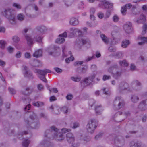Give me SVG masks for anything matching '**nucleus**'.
Here are the masks:
<instances>
[{"label": "nucleus", "mask_w": 147, "mask_h": 147, "mask_svg": "<svg viewBox=\"0 0 147 147\" xmlns=\"http://www.w3.org/2000/svg\"><path fill=\"white\" fill-rule=\"evenodd\" d=\"M59 130L53 126L50 129L46 130L45 133V139L40 143V145L46 147H52L53 143L50 142L51 139H55L57 141H60L64 138L63 133L59 132Z\"/></svg>", "instance_id": "nucleus-1"}, {"label": "nucleus", "mask_w": 147, "mask_h": 147, "mask_svg": "<svg viewBox=\"0 0 147 147\" xmlns=\"http://www.w3.org/2000/svg\"><path fill=\"white\" fill-rule=\"evenodd\" d=\"M37 118L36 115L34 113H32V114L30 116L28 120L25 121V122L29 126L32 128L36 129L39 126V124L38 122H36L37 120Z\"/></svg>", "instance_id": "nucleus-2"}, {"label": "nucleus", "mask_w": 147, "mask_h": 147, "mask_svg": "<svg viewBox=\"0 0 147 147\" xmlns=\"http://www.w3.org/2000/svg\"><path fill=\"white\" fill-rule=\"evenodd\" d=\"M2 13L8 19L11 24H16L15 16L11 9H4L2 11Z\"/></svg>", "instance_id": "nucleus-3"}, {"label": "nucleus", "mask_w": 147, "mask_h": 147, "mask_svg": "<svg viewBox=\"0 0 147 147\" xmlns=\"http://www.w3.org/2000/svg\"><path fill=\"white\" fill-rule=\"evenodd\" d=\"M98 125V122L95 119H91L89 121L87 125L88 131L91 133H93Z\"/></svg>", "instance_id": "nucleus-4"}, {"label": "nucleus", "mask_w": 147, "mask_h": 147, "mask_svg": "<svg viewBox=\"0 0 147 147\" xmlns=\"http://www.w3.org/2000/svg\"><path fill=\"white\" fill-rule=\"evenodd\" d=\"M103 6L105 9H108L104 16L105 19H107L109 18L113 10V4L108 2L103 3Z\"/></svg>", "instance_id": "nucleus-5"}, {"label": "nucleus", "mask_w": 147, "mask_h": 147, "mask_svg": "<svg viewBox=\"0 0 147 147\" xmlns=\"http://www.w3.org/2000/svg\"><path fill=\"white\" fill-rule=\"evenodd\" d=\"M114 107L117 109H119L124 107L125 103L124 100L121 97H116L113 102Z\"/></svg>", "instance_id": "nucleus-6"}, {"label": "nucleus", "mask_w": 147, "mask_h": 147, "mask_svg": "<svg viewBox=\"0 0 147 147\" xmlns=\"http://www.w3.org/2000/svg\"><path fill=\"white\" fill-rule=\"evenodd\" d=\"M90 45V42L87 39H85L84 37H78L75 42L76 46L80 48L85 45Z\"/></svg>", "instance_id": "nucleus-7"}, {"label": "nucleus", "mask_w": 147, "mask_h": 147, "mask_svg": "<svg viewBox=\"0 0 147 147\" xmlns=\"http://www.w3.org/2000/svg\"><path fill=\"white\" fill-rule=\"evenodd\" d=\"M66 138L68 142L71 144L72 145L73 147H76L79 146V143H77L76 144H75V143H74V142L75 141V138L74 135L72 133H69L67 134Z\"/></svg>", "instance_id": "nucleus-8"}, {"label": "nucleus", "mask_w": 147, "mask_h": 147, "mask_svg": "<svg viewBox=\"0 0 147 147\" xmlns=\"http://www.w3.org/2000/svg\"><path fill=\"white\" fill-rule=\"evenodd\" d=\"M129 90V85L127 83L123 82L120 84L118 88L119 92L124 93L128 91Z\"/></svg>", "instance_id": "nucleus-9"}, {"label": "nucleus", "mask_w": 147, "mask_h": 147, "mask_svg": "<svg viewBox=\"0 0 147 147\" xmlns=\"http://www.w3.org/2000/svg\"><path fill=\"white\" fill-rule=\"evenodd\" d=\"M22 67V72L24 76L30 79H32L33 76L32 74L27 67L23 65Z\"/></svg>", "instance_id": "nucleus-10"}, {"label": "nucleus", "mask_w": 147, "mask_h": 147, "mask_svg": "<svg viewBox=\"0 0 147 147\" xmlns=\"http://www.w3.org/2000/svg\"><path fill=\"white\" fill-rule=\"evenodd\" d=\"M35 29L38 32L39 34L41 35L44 34L47 30V27L43 25L37 26L35 27Z\"/></svg>", "instance_id": "nucleus-11"}, {"label": "nucleus", "mask_w": 147, "mask_h": 147, "mask_svg": "<svg viewBox=\"0 0 147 147\" xmlns=\"http://www.w3.org/2000/svg\"><path fill=\"white\" fill-rule=\"evenodd\" d=\"M123 29L125 32L129 34L132 31V23L129 22H127L123 26Z\"/></svg>", "instance_id": "nucleus-12"}, {"label": "nucleus", "mask_w": 147, "mask_h": 147, "mask_svg": "<svg viewBox=\"0 0 147 147\" xmlns=\"http://www.w3.org/2000/svg\"><path fill=\"white\" fill-rule=\"evenodd\" d=\"M139 109L141 111L145 110L147 109V99L143 100L141 102L138 106Z\"/></svg>", "instance_id": "nucleus-13"}, {"label": "nucleus", "mask_w": 147, "mask_h": 147, "mask_svg": "<svg viewBox=\"0 0 147 147\" xmlns=\"http://www.w3.org/2000/svg\"><path fill=\"white\" fill-rule=\"evenodd\" d=\"M146 20L145 16L143 14H141L138 19H136L134 21L135 22L139 24L144 23Z\"/></svg>", "instance_id": "nucleus-14"}, {"label": "nucleus", "mask_w": 147, "mask_h": 147, "mask_svg": "<svg viewBox=\"0 0 147 147\" xmlns=\"http://www.w3.org/2000/svg\"><path fill=\"white\" fill-rule=\"evenodd\" d=\"M36 72L42 76H45L46 74L51 73V71L48 69H45L42 70L38 69L36 70Z\"/></svg>", "instance_id": "nucleus-15"}, {"label": "nucleus", "mask_w": 147, "mask_h": 147, "mask_svg": "<svg viewBox=\"0 0 147 147\" xmlns=\"http://www.w3.org/2000/svg\"><path fill=\"white\" fill-rule=\"evenodd\" d=\"M33 90V88L30 87H28L26 88L25 90L23 91L22 93L23 95L26 96H28L32 93Z\"/></svg>", "instance_id": "nucleus-16"}, {"label": "nucleus", "mask_w": 147, "mask_h": 147, "mask_svg": "<svg viewBox=\"0 0 147 147\" xmlns=\"http://www.w3.org/2000/svg\"><path fill=\"white\" fill-rule=\"evenodd\" d=\"M103 110V108L101 105L96 106L95 108V113L97 115L100 114Z\"/></svg>", "instance_id": "nucleus-17"}, {"label": "nucleus", "mask_w": 147, "mask_h": 147, "mask_svg": "<svg viewBox=\"0 0 147 147\" xmlns=\"http://www.w3.org/2000/svg\"><path fill=\"white\" fill-rule=\"evenodd\" d=\"M95 75L93 74L91 76L88 78H86L85 80L87 83L88 86L93 81V79L95 78Z\"/></svg>", "instance_id": "nucleus-18"}, {"label": "nucleus", "mask_w": 147, "mask_h": 147, "mask_svg": "<svg viewBox=\"0 0 147 147\" xmlns=\"http://www.w3.org/2000/svg\"><path fill=\"white\" fill-rule=\"evenodd\" d=\"M69 23L71 25L76 26L78 24L79 21L76 18L73 17L70 19Z\"/></svg>", "instance_id": "nucleus-19"}, {"label": "nucleus", "mask_w": 147, "mask_h": 147, "mask_svg": "<svg viewBox=\"0 0 147 147\" xmlns=\"http://www.w3.org/2000/svg\"><path fill=\"white\" fill-rule=\"evenodd\" d=\"M141 85V83L137 80H134L132 83V86L135 87L134 89L136 90H137L138 87L140 86Z\"/></svg>", "instance_id": "nucleus-20"}, {"label": "nucleus", "mask_w": 147, "mask_h": 147, "mask_svg": "<svg viewBox=\"0 0 147 147\" xmlns=\"http://www.w3.org/2000/svg\"><path fill=\"white\" fill-rule=\"evenodd\" d=\"M42 50L41 49H38L34 53L33 56L34 57L38 58L42 56Z\"/></svg>", "instance_id": "nucleus-21"}, {"label": "nucleus", "mask_w": 147, "mask_h": 147, "mask_svg": "<svg viewBox=\"0 0 147 147\" xmlns=\"http://www.w3.org/2000/svg\"><path fill=\"white\" fill-rule=\"evenodd\" d=\"M131 12L134 15H136L138 14L140 12L138 10L137 8L135 6H133L131 9Z\"/></svg>", "instance_id": "nucleus-22"}, {"label": "nucleus", "mask_w": 147, "mask_h": 147, "mask_svg": "<svg viewBox=\"0 0 147 147\" xmlns=\"http://www.w3.org/2000/svg\"><path fill=\"white\" fill-rule=\"evenodd\" d=\"M138 40L141 41L138 42L139 45H142L144 43H147V37H138Z\"/></svg>", "instance_id": "nucleus-23"}, {"label": "nucleus", "mask_w": 147, "mask_h": 147, "mask_svg": "<svg viewBox=\"0 0 147 147\" xmlns=\"http://www.w3.org/2000/svg\"><path fill=\"white\" fill-rule=\"evenodd\" d=\"M30 142L28 139H25L22 142V145L24 147H28Z\"/></svg>", "instance_id": "nucleus-24"}, {"label": "nucleus", "mask_w": 147, "mask_h": 147, "mask_svg": "<svg viewBox=\"0 0 147 147\" xmlns=\"http://www.w3.org/2000/svg\"><path fill=\"white\" fill-rule=\"evenodd\" d=\"M117 65H115L110 67L108 69V71L111 74H113V71L114 70H115L117 68Z\"/></svg>", "instance_id": "nucleus-25"}, {"label": "nucleus", "mask_w": 147, "mask_h": 147, "mask_svg": "<svg viewBox=\"0 0 147 147\" xmlns=\"http://www.w3.org/2000/svg\"><path fill=\"white\" fill-rule=\"evenodd\" d=\"M32 104L35 106L38 107H40L43 106L44 105V103L43 102H34L32 103Z\"/></svg>", "instance_id": "nucleus-26"}, {"label": "nucleus", "mask_w": 147, "mask_h": 147, "mask_svg": "<svg viewBox=\"0 0 147 147\" xmlns=\"http://www.w3.org/2000/svg\"><path fill=\"white\" fill-rule=\"evenodd\" d=\"M131 100L132 102L134 103H136L139 100V98L136 95H134L131 96Z\"/></svg>", "instance_id": "nucleus-27"}, {"label": "nucleus", "mask_w": 147, "mask_h": 147, "mask_svg": "<svg viewBox=\"0 0 147 147\" xmlns=\"http://www.w3.org/2000/svg\"><path fill=\"white\" fill-rule=\"evenodd\" d=\"M130 44V42L129 40H125L122 41L121 46L123 48H126Z\"/></svg>", "instance_id": "nucleus-28"}, {"label": "nucleus", "mask_w": 147, "mask_h": 147, "mask_svg": "<svg viewBox=\"0 0 147 147\" xmlns=\"http://www.w3.org/2000/svg\"><path fill=\"white\" fill-rule=\"evenodd\" d=\"M26 40L27 41V44L29 45H30L32 44L33 42H34V40L32 38V37H26Z\"/></svg>", "instance_id": "nucleus-29"}, {"label": "nucleus", "mask_w": 147, "mask_h": 147, "mask_svg": "<svg viewBox=\"0 0 147 147\" xmlns=\"http://www.w3.org/2000/svg\"><path fill=\"white\" fill-rule=\"evenodd\" d=\"M63 37H59L57 38L55 41L56 43L60 44L64 42L65 41Z\"/></svg>", "instance_id": "nucleus-30"}, {"label": "nucleus", "mask_w": 147, "mask_h": 147, "mask_svg": "<svg viewBox=\"0 0 147 147\" xmlns=\"http://www.w3.org/2000/svg\"><path fill=\"white\" fill-rule=\"evenodd\" d=\"M119 64L120 66L123 67H126L128 65V64L125 60L122 61H120L119 62Z\"/></svg>", "instance_id": "nucleus-31"}, {"label": "nucleus", "mask_w": 147, "mask_h": 147, "mask_svg": "<svg viewBox=\"0 0 147 147\" xmlns=\"http://www.w3.org/2000/svg\"><path fill=\"white\" fill-rule=\"evenodd\" d=\"M24 17V16L23 14L21 13L18 14L17 16L18 19L20 21H23Z\"/></svg>", "instance_id": "nucleus-32"}, {"label": "nucleus", "mask_w": 147, "mask_h": 147, "mask_svg": "<svg viewBox=\"0 0 147 147\" xmlns=\"http://www.w3.org/2000/svg\"><path fill=\"white\" fill-rule=\"evenodd\" d=\"M81 77H71V79L72 81L75 82H79L81 80Z\"/></svg>", "instance_id": "nucleus-33"}, {"label": "nucleus", "mask_w": 147, "mask_h": 147, "mask_svg": "<svg viewBox=\"0 0 147 147\" xmlns=\"http://www.w3.org/2000/svg\"><path fill=\"white\" fill-rule=\"evenodd\" d=\"M147 29V24H145L143 26V30L142 31L141 34L142 36L146 33V30Z\"/></svg>", "instance_id": "nucleus-34"}, {"label": "nucleus", "mask_w": 147, "mask_h": 147, "mask_svg": "<svg viewBox=\"0 0 147 147\" xmlns=\"http://www.w3.org/2000/svg\"><path fill=\"white\" fill-rule=\"evenodd\" d=\"M6 42L3 40H0V48L4 49L5 46Z\"/></svg>", "instance_id": "nucleus-35"}, {"label": "nucleus", "mask_w": 147, "mask_h": 147, "mask_svg": "<svg viewBox=\"0 0 147 147\" xmlns=\"http://www.w3.org/2000/svg\"><path fill=\"white\" fill-rule=\"evenodd\" d=\"M66 47L65 46H63L62 47V51H63V55L62 56L63 57H67L68 55L66 54Z\"/></svg>", "instance_id": "nucleus-36"}, {"label": "nucleus", "mask_w": 147, "mask_h": 147, "mask_svg": "<svg viewBox=\"0 0 147 147\" xmlns=\"http://www.w3.org/2000/svg\"><path fill=\"white\" fill-rule=\"evenodd\" d=\"M112 20L114 22H117L119 20V18L117 15H115L112 17Z\"/></svg>", "instance_id": "nucleus-37"}, {"label": "nucleus", "mask_w": 147, "mask_h": 147, "mask_svg": "<svg viewBox=\"0 0 147 147\" xmlns=\"http://www.w3.org/2000/svg\"><path fill=\"white\" fill-rule=\"evenodd\" d=\"M121 75V73L117 72L113 74V76L115 79H118Z\"/></svg>", "instance_id": "nucleus-38"}, {"label": "nucleus", "mask_w": 147, "mask_h": 147, "mask_svg": "<svg viewBox=\"0 0 147 147\" xmlns=\"http://www.w3.org/2000/svg\"><path fill=\"white\" fill-rule=\"evenodd\" d=\"M103 41L105 44H107L109 41V37H101Z\"/></svg>", "instance_id": "nucleus-39"}, {"label": "nucleus", "mask_w": 147, "mask_h": 147, "mask_svg": "<svg viewBox=\"0 0 147 147\" xmlns=\"http://www.w3.org/2000/svg\"><path fill=\"white\" fill-rule=\"evenodd\" d=\"M13 5L18 9H20L21 8V6L19 4L14 3L13 4Z\"/></svg>", "instance_id": "nucleus-40"}, {"label": "nucleus", "mask_w": 147, "mask_h": 147, "mask_svg": "<svg viewBox=\"0 0 147 147\" xmlns=\"http://www.w3.org/2000/svg\"><path fill=\"white\" fill-rule=\"evenodd\" d=\"M87 66H84V67L81 68H80L79 69L83 73L85 72L87 69Z\"/></svg>", "instance_id": "nucleus-41"}, {"label": "nucleus", "mask_w": 147, "mask_h": 147, "mask_svg": "<svg viewBox=\"0 0 147 147\" xmlns=\"http://www.w3.org/2000/svg\"><path fill=\"white\" fill-rule=\"evenodd\" d=\"M121 11L123 15H125L126 14L127 9L124 6L122 7Z\"/></svg>", "instance_id": "nucleus-42"}, {"label": "nucleus", "mask_w": 147, "mask_h": 147, "mask_svg": "<svg viewBox=\"0 0 147 147\" xmlns=\"http://www.w3.org/2000/svg\"><path fill=\"white\" fill-rule=\"evenodd\" d=\"M110 78L111 76L110 75H105L103 76L102 80L103 81H105Z\"/></svg>", "instance_id": "nucleus-43"}, {"label": "nucleus", "mask_w": 147, "mask_h": 147, "mask_svg": "<svg viewBox=\"0 0 147 147\" xmlns=\"http://www.w3.org/2000/svg\"><path fill=\"white\" fill-rule=\"evenodd\" d=\"M103 92L106 95H109L110 93V91L108 88H105L103 89Z\"/></svg>", "instance_id": "nucleus-44"}, {"label": "nucleus", "mask_w": 147, "mask_h": 147, "mask_svg": "<svg viewBox=\"0 0 147 147\" xmlns=\"http://www.w3.org/2000/svg\"><path fill=\"white\" fill-rule=\"evenodd\" d=\"M42 38L43 37H34V42L36 41L38 42H41Z\"/></svg>", "instance_id": "nucleus-45"}, {"label": "nucleus", "mask_w": 147, "mask_h": 147, "mask_svg": "<svg viewBox=\"0 0 147 147\" xmlns=\"http://www.w3.org/2000/svg\"><path fill=\"white\" fill-rule=\"evenodd\" d=\"M7 50L10 53H11L14 51V49L11 46L8 47L7 48Z\"/></svg>", "instance_id": "nucleus-46"}, {"label": "nucleus", "mask_w": 147, "mask_h": 147, "mask_svg": "<svg viewBox=\"0 0 147 147\" xmlns=\"http://www.w3.org/2000/svg\"><path fill=\"white\" fill-rule=\"evenodd\" d=\"M35 63L36 64L35 66L39 67L40 66H41L42 65V63L40 61H34Z\"/></svg>", "instance_id": "nucleus-47"}, {"label": "nucleus", "mask_w": 147, "mask_h": 147, "mask_svg": "<svg viewBox=\"0 0 147 147\" xmlns=\"http://www.w3.org/2000/svg\"><path fill=\"white\" fill-rule=\"evenodd\" d=\"M23 101L24 103H26L27 102H30L31 101V99L28 97L24 98V99L22 98Z\"/></svg>", "instance_id": "nucleus-48"}, {"label": "nucleus", "mask_w": 147, "mask_h": 147, "mask_svg": "<svg viewBox=\"0 0 147 147\" xmlns=\"http://www.w3.org/2000/svg\"><path fill=\"white\" fill-rule=\"evenodd\" d=\"M96 35L100 34V37H106L104 34L102 33L101 32L98 30H97L96 31Z\"/></svg>", "instance_id": "nucleus-49"}, {"label": "nucleus", "mask_w": 147, "mask_h": 147, "mask_svg": "<svg viewBox=\"0 0 147 147\" xmlns=\"http://www.w3.org/2000/svg\"><path fill=\"white\" fill-rule=\"evenodd\" d=\"M95 103V101L93 99H91L89 101V105L92 107Z\"/></svg>", "instance_id": "nucleus-50"}, {"label": "nucleus", "mask_w": 147, "mask_h": 147, "mask_svg": "<svg viewBox=\"0 0 147 147\" xmlns=\"http://www.w3.org/2000/svg\"><path fill=\"white\" fill-rule=\"evenodd\" d=\"M38 77L43 82H47V80L45 78V76H38Z\"/></svg>", "instance_id": "nucleus-51"}, {"label": "nucleus", "mask_w": 147, "mask_h": 147, "mask_svg": "<svg viewBox=\"0 0 147 147\" xmlns=\"http://www.w3.org/2000/svg\"><path fill=\"white\" fill-rule=\"evenodd\" d=\"M84 62L83 61H76L74 63V65L75 66H77L78 65H80L82 64Z\"/></svg>", "instance_id": "nucleus-52"}, {"label": "nucleus", "mask_w": 147, "mask_h": 147, "mask_svg": "<svg viewBox=\"0 0 147 147\" xmlns=\"http://www.w3.org/2000/svg\"><path fill=\"white\" fill-rule=\"evenodd\" d=\"M81 85L83 87H84L88 86L87 83L84 80L83 81L81 82Z\"/></svg>", "instance_id": "nucleus-53"}, {"label": "nucleus", "mask_w": 147, "mask_h": 147, "mask_svg": "<svg viewBox=\"0 0 147 147\" xmlns=\"http://www.w3.org/2000/svg\"><path fill=\"white\" fill-rule=\"evenodd\" d=\"M68 110V108L66 107H64L61 109V111L65 114L67 113Z\"/></svg>", "instance_id": "nucleus-54"}, {"label": "nucleus", "mask_w": 147, "mask_h": 147, "mask_svg": "<svg viewBox=\"0 0 147 147\" xmlns=\"http://www.w3.org/2000/svg\"><path fill=\"white\" fill-rule=\"evenodd\" d=\"M71 131V129H67L66 128H63L61 129V131L63 133H65L67 132H69Z\"/></svg>", "instance_id": "nucleus-55"}, {"label": "nucleus", "mask_w": 147, "mask_h": 147, "mask_svg": "<svg viewBox=\"0 0 147 147\" xmlns=\"http://www.w3.org/2000/svg\"><path fill=\"white\" fill-rule=\"evenodd\" d=\"M97 15L98 17L100 19L103 18L105 16L104 14L101 12L98 13Z\"/></svg>", "instance_id": "nucleus-56"}, {"label": "nucleus", "mask_w": 147, "mask_h": 147, "mask_svg": "<svg viewBox=\"0 0 147 147\" xmlns=\"http://www.w3.org/2000/svg\"><path fill=\"white\" fill-rule=\"evenodd\" d=\"M109 50L110 52H114L115 51L116 49L115 47L111 46L109 47Z\"/></svg>", "instance_id": "nucleus-57"}, {"label": "nucleus", "mask_w": 147, "mask_h": 147, "mask_svg": "<svg viewBox=\"0 0 147 147\" xmlns=\"http://www.w3.org/2000/svg\"><path fill=\"white\" fill-rule=\"evenodd\" d=\"M132 6V5L131 4L128 3L125 4L124 7H125L126 9H129Z\"/></svg>", "instance_id": "nucleus-58"}, {"label": "nucleus", "mask_w": 147, "mask_h": 147, "mask_svg": "<svg viewBox=\"0 0 147 147\" xmlns=\"http://www.w3.org/2000/svg\"><path fill=\"white\" fill-rule=\"evenodd\" d=\"M94 58V56L93 55L91 57H87L85 61L86 62H88L93 59Z\"/></svg>", "instance_id": "nucleus-59"}, {"label": "nucleus", "mask_w": 147, "mask_h": 147, "mask_svg": "<svg viewBox=\"0 0 147 147\" xmlns=\"http://www.w3.org/2000/svg\"><path fill=\"white\" fill-rule=\"evenodd\" d=\"M54 69L57 73H61L62 72V70L61 69L58 67H55L54 68Z\"/></svg>", "instance_id": "nucleus-60"}, {"label": "nucleus", "mask_w": 147, "mask_h": 147, "mask_svg": "<svg viewBox=\"0 0 147 147\" xmlns=\"http://www.w3.org/2000/svg\"><path fill=\"white\" fill-rule=\"evenodd\" d=\"M9 90L11 93L12 94H14L16 93L15 90L13 88H11L9 87Z\"/></svg>", "instance_id": "nucleus-61"}, {"label": "nucleus", "mask_w": 147, "mask_h": 147, "mask_svg": "<svg viewBox=\"0 0 147 147\" xmlns=\"http://www.w3.org/2000/svg\"><path fill=\"white\" fill-rule=\"evenodd\" d=\"M76 32H78V34L79 37H82L83 36V33L80 30H78L77 29V31Z\"/></svg>", "instance_id": "nucleus-62"}, {"label": "nucleus", "mask_w": 147, "mask_h": 147, "mask_svg": "<svg viewBox=\"0 0 147 147\" xmlns=\"http://www.w3.org/2000/svg\"><path fill=\"white\" fill-rule=\"evenodd\" d=\"M102 133H100L98 135H96L95 137V138L96 140H98V139L100 138L102 136Z\"/></svg>", "instance_id": "nucleus-63"}, {"label": "nucleus", "mask_w": 147, "mask_h": 147, "mask_svg": "<svg viewBox=\"0 0 147 147\" xmlns=\"http://www.w3.org/2000/svg\"><path fill=\"white\" fill-rule=\"evenodd\" d=\"M25 57L27 58H30V57L31 55L30 53L26 52L24 54Z\"/></svg>", "instance_id": "nucleus-64"}]
</instances>
